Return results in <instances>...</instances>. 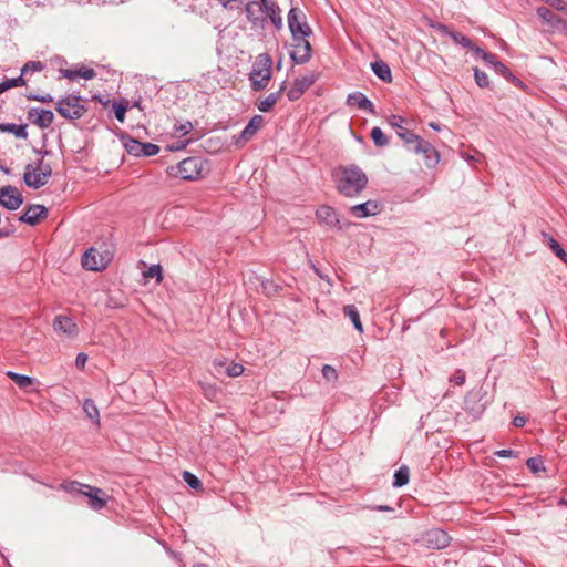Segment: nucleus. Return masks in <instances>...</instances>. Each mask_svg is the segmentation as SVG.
Returning a JSON list of instances; mask_svg holds the SVG:
<instances>
[{"instance_id": "34", "label": "nucleus", "mask_w": 567, "mask_h": 567, "mask_svg": "<svg viewBox=\"0 0 567 567\" xmlns=\"http://www.w3.org/2000/svg\"><path fill=\"white\" fill-rule=\"evenodd\" d=\"M199 386H200L202 393L204 394V396L206 399H208L209 401L217 400L218 394H219V389L217 385L212 384V383L199 382Z\"/></svg>"}, {"instance_id": "60", "label": "nucleus", "mask_w": 567, "mask_h": 567, "mask_svg": "<svg viewBox=\"0 0 567 567\" xmlns=\"http://www.w3.org/2000/svg\"><path fill=\"white\" fill-rule=\"evenodd\" d=\"M468 50H471L476 56L478 58H483L484 53H486V51H484L483 49H481L480 47H477L476 44L472 43V48H470Z\"/></svg>"}, {"instance_id": "2", "label": "nucleus", "mask_w": 567, "mask_h": 567, "mask_svg": "<svg viewBox=\"0 0 567 567\" xmlns=\"http://www.w3.org/2000/svg\"><path fill=\"white\" fill-rule=\"evenodd\" d=\"M398 136L403 141L410 152L423 155L424 163L427 167H434L439 163V152L430 142L408 128L398 131Z\"/></svg>"}, {"instance_id": "21", "label": "nucleus", "mask_w": 567, "mask_h": 567, "mask_svg": "<svg viewBox=\"0 0 567 567\" xmlns=\"http://www.w3.org/2000/svg\"><path fill=\"white\" fill-rule=\"evenodd\" d=\"M426 542L430 546L441 549L449 546L450 536L443 529L434 528L426 533Z\"/></svg>"}, {"instance_id": "3", "label": "nucleus", "mask_w": 567, "mask_h": 567, "mask_svg": "<svg viewBox=\"0 0 567 567\" xmlns=\"http://www.w3.org/2000/svg\"><path fill=\"white\" fill-rule=\"evenodd\" d=\"M272 60L268 53L259 54L249 73L250 87L255 92L262 91L271 80Z\"/></svg>"}, {"instance_id": "15", "label": "nucleus", "mask_w": 567, "mask_h": 567, "mask_svg": "<svg viewBox=\"0 0 567 567\" xmlns=\"http://www.w3.org/2000/svg\"><path fill=\"white\" fill-rule=\"evenodd\" d=\"M23 181L25 185L32 189H39L49 182L45 178V173L39 172L34 164H28L25 166L23 173Z\"/></svg>"}, {"instance_id": "58", "label": "nucleus", "mask_w": 567, "mask_h": 567, "mask_svg": "<svg viewBox=\"0 0 567 567\" xmlns=\"http://www.w3.org/2000/svg\"><path fill=\"white\" fill-rule=\"evenodd\" d=\"M87 361V355L83 352L79 353L75 359V365L83 369Z\"/></svg>"}, {"instance_id": "24", "label": "nucleus", "mask_w": 567, "mask_h": 567, "mask_svg": "<svg viewBox=\"0 0 567 567\" xmlns=\"http://www.w3.org/2000/svg\"><path fill=\"white\" fill-rule=\"evenodd\" d=\"M27 124L0 123V132L12 133L18 138H27Z\"/></svg>"}, {"instance_id": "13", "label": "nucleus", "mask_w": 567, "mask_h": 567, "mask_svg": "<svg viewBox=\"0 0 567 567\" xmlns=\"http://www.w3.org/2000/svg\"><path fill=\"white\" fill-rule=\"evenodd\" d=\"M264 123V117L261 115H254L246 127L240 132V134L235 138V144L237 146H244L247 142H249L256 133L260 130Z\"/></svg>"}, {"instance_id": "64", "label": "nucleus", "mask_w": 567, "mask_h": 567, "mask_svg": "<svg viewBox=\"0 0 567 567\" xmlns=\"http://www.w3.org/2000/svg\"><path fill=\"white\" fill-rule=\"evenodd\" d=\"M515 86L522 89V90H525L526 89V84L520 80L518 79L517 76H515L513 79V82H512Z\"/></svg>"}, {"instance_id": "29", "label": "nucleus", "mask_w": 567, "mask_h": 567, "mask_svg": "<svg viewBox=\"0 0 567 567\" xmlns=\"http://www.w3.org/2000/svg\"><path fill=\"white\" fill-rule=\"evenodd\" d=\"M409 478L410 470L406 465H402L395 471L392 485L396 488L402 487L409 483Z\"/></svg>"}, {"instance_id": "30", "label": "nucleus", "mask_w": 567, "mask_h": 567, "mask_svg": "<svg viewBox=\"0 0 567 567\" xmlns=\"http://www.w3.org/2000/svg\"><path fill=\"white\" fill-rule=\"evenodd\" d=\"M264 13L268 16L271 23L277 28H282V19L280 16V9L278 4L275 2L274 4H270L267 9L264 10Z\"/></svg>"}, {"instance_id": "63", "label": "nucleus", "mask_w": 567, "mask_h": 567, "mask_svg": "<svg viewBox=\"0 0 567 567\" xmlns=\"http://www.w3.org/2000/svg\"><path fill=\"white\" fill-rule=\"evenodd\" d=\"M525 417L524 416H520V415H517L514 417L513 420V424L516 426V427H522L525 425Z\"/></svg>"}, {"instance_id": "44", "label": "nucleus", "mask_w": 567, "mask_h": 567, "mask_svg": "<svg viewBox=\"0 0 567 567\" xmlns=\"http://www.w3.org/2000/svg\"><path fill=\"white\" fill-rule=\"evenodd\" d=\"M526 465L533 473L545 471L544 462L540 457H529L526 461Z\"/></svg>"}, {"instance_id": "25", "label": "nucleus", "mask_w": 567, "mask_h": 567, "mask_svg": "<svg viewBox=\"0 0 567 567\" xmlns=\"http://www.w3.org/2000/svg\"><path fill=\"white\" fill-rule=\"evenodd\" d=\"M543 238L546 240L548 247L551 251L564 262L567 265V252L561 248L559 243L549 236L547 233H542Z\"/></svg>"}, {"instance_id": "16", "label": "nucleus", "mask_w": 567, "mask_h": 567, "mask_svg": "<svg viewBox=\"0 0 567 567\" xmlns=\"http://www.w3.org/2000/svg\"><path fill=\"white\" fill-rule=\"evenodd\" d=\"M246 17L254 28H264L267 18L264 16L262 6L257 1H249L246 4Z\"/></svg>"}, {"instance_id": "18", "label": "nucleus", "mask_w": 567, "mask_h": 567, "mask_svg": "<svg viewBox=\"0 0 567 567\" xmlns=\"http://www.w3.org/2000/svg\"><path fill=\"white\" fill-rule=\"evenodd\" d=\"M350 212L357 218L374 216L380 212V203L377 200H368L365 203L352 206Z\"/></svg>"}, {"instance_id": "47", "label": "nucleus", "mask_w": 567, "mask_h": 567, "mask_svg": "<svg viewBox=\"0 0 567 567\" xmlns=\"http://www.w3.org/2000/svg\"><path fill=\"white\" fill-rule=\"evenodd\" d=\"M466 380V372L462 369H457L450 378L449 381L455 385H463Z\"/></svg>"}, {"instance_id": "33", "label": "nucleus", "mask_w": 567, "mask_h": 567, "mask_svg": "<svg viewBox=\"0 0 567 567\" xmlns=\"http://www.w3.org/2000/svg\"><path fill=\"white\" fill-rule=\"evenodd\" d=\"M371 138L377 147H384L389 145L388 136L379 126L371 130Z\"/></svg>"}, {"instance_id": "38", "label": "nucleus", "mask_w": 567, "mask_h": 567, "mask_svg": "<svg viewBox=\"0 0 567 567\" xmlns=\"http://www.w3.org/2000/svg\"><path fill=\"white\" fill-rule=\"evenodd\" d=\"M23 85H25V80L21 74L14 79H7L6 81L0 83V94H2L11 87H18Z\"/></svg>"}, {"instance_id": "14", "label": "nucleus", "mask_w": 567, "mask_h": 567, "mask_svg": "<svg viewBox=\"0 0 567 567\" xmlns=\"http://www.w3.org/2000/svg\"><path fill=\"white\" fill-rule=\"evenodd\" d=\"M48 216V209L43 205H29L25 208L24 214L19 217V221L28 224L30 226L38 225L42 219Z\"/></svg>"}, {"instance_id": "9", "label": "nucleus", "mask_w": 567, "mask_h": 567, "mask_svg": "<svg viewBox=\"0 0 567 567\" xmlns=\"http://www.w3.org/2000/svg\"><path fill=\"white\" fill-rule=\"evenodd\" d=\"M110 258L95 248L87 249L82 257V266L92 271L103 270L107 267Z\"/></svg>"}, {"instance_id": "62", "label": "nucleus", "mask_w": 567, "mask_h": 567, "mask_svg": "<svg viewBox=\"0 0 567 567\" xmlns=\"http://www.w3.org/2000/svg\"><path fill=\"white\" fill-rule=\"evenodd\" d=\"M436 30L445 35H449V37H450V33H454V31H452L447 25L442 24V23L437 24Z\"/></svg>"}, {"instance_id": "36", "label": "nucleus", "mask_w": 567, "mask_h": 567, "mask_svg": "<svg viewBox=\"0 0 567 567\" xmlns=\"http://www.w3.org/2000/svg\"><path fill=\"white\" fill-rule=\"evenodd\" d=\"M87 484H82L76 481L64 482L61 484V488L70 494L83 495Z\"/></svg>"}, {"instance_id": "28", "label": "nucleus", "mask_w": 567, "mask_h": 567, "mask_svg": "<svg viewBox=\"0 0 567 567\" xmlns=\"http://www.w3.org/2000/svg\"><path fill=\"white\" fill-rule=\"evenodd\" d=\"M538 16L551 27H558L561 23V19L550 9L540 7L537 10Z\"/></svg>"}, {"instance_id": "7", "label": "nucleus", "mask_w": 567, "mask_h": 567, "mask_svg": "<svg viewBox=\"0 0 567 567\" xmlns=\"http://www.w3.org/2000/svg\"><path fill=\"white\" fill-rule=\"evenodd\" d=\"M486 392H483V389L471 390L467 392L464 400V410L468 413L474 420L478 419L486 409V401H483Z\"/></svg>"}, {"instance_id": "32", "label": "nucleus", "mask_w": 567, "mask_h": 567, "mask_svg": "<svg viewBox=\"0 0 567 567\" xmlns=\"http://www.w3.org/2000/svg\"><path fill=\"white\" fill-rule=\"evenodd\" d=\"M279 100V93H270L267 97L257 103L260 112H270Z\"/></svg>"}, {"instance_id": "51", "label": "nucleus", "mask_w": 567, "mask_h": 567, "mask_svg": "<svg viewBox=\"0 0 567 567\" xmlns=\"http://www.w3.org/2000/svg\"><path fill=\"white\" fill-rule=\"evenodd\" d=\"M37 169L41 173H45V178L49 181V178L52 176V167L49 163H45L43 158H41L37 164H34Z\"/></svg>"}, {"instance_id": "50", "label": "nucleus", "mask_w": 567, "mask_h": 567, "mask_svg": "<svg viewBox=\"0 0 567 567\" xmlns=\"http://www.w3.org/2000/svg\"><path fill=\"white\" fill-rule=\"evenodd\" d=\"M322 375L329 382L336 381L338 378L337 370L329 364L322 367Z\"/></svg>"}, {"instance_id": "56", "label": "nucleus", "mask_w": 567, "mask_h": 567, "mask_svg": "<svg viewBox=\"0 0 567 567\" xmlns=\"http://www.w3.org/2000/svg\"><path fill=\"white\" fill-rule=\"evenodd\" d=\"M494 71L497 74L502 75L503 78H505L506 75H511V70L502 62L496 64V68L494 69Z\"/></svg>"}, {"instance_id": "31", "label": "nucleus", "mask_w": 567, "mask_h": 567, "mask_svg": "<svg viewBox=\"0 0 567 567\" xmlns=\"http://www.w3.org/2000/svg\"><path fill=\"white\" fill-rule=\"evenodd\" d=\"M7 375L12 381H14V383L20 389H25V388H28L29 385H32L35 382V380L33 378L24 375V374L17 373V372H13V371H8Z\"/></svg>"}, {"instance_id": "22", "label": "nucleus", "mask_w": 567, "mask_h": 567, "mask_svg": "<svg viewBox=\"0 0 567 567\" xmlns=\"http://www.w3.org/2000/svg\"><path fill=\"white\" fill-rule=\"evenodd\" d=\"M4 189L11 190L6 194L4 208L8 210H16L23 204L22 193L12 185H6Z\"/></svg>"}, {"instance_id": "1", "label": "nucleus", "mask_w": 567, "mask_h": 567, "mask_svg": "<svg viewBox=\"0 0 567 567\" xmlns=\"http://www.w3.org/2000/svg\"><path fill=\"white\" fill-rule=\"evenodd\" d=\"M332 177L337 190L346 197L358 196L368 185L367 174L355 164L338 167Z\"/></svg>"}, {"instance_id": "37", "label": "nucleus", "mask_w": 567, "mask_h": 567, "mask_svg": "<svg viewBox=\"0 0 567 567\" xmlns=\"http://www.w3.org/2000/svg\"><path fill=\"white\" fill-rule=\"evenodd\" d=\"M127 107H128V101L126 99H122L118 102H114V104H113L114 114L118 122H121V123L124 122Z\"/></svg>"}, {"instance_id": "19", "label": "nucleus", "mask_w": 567, "mask_h": 567, "mask_svg": "<svg viewBox=\"0 0 567 567\" xmlns=\"http://www.w3.org/2000/svg\"><path fill=\"white\" fill-rule=\"evenodd\" d=\"M83 495L89 498L90 507L95 511L102 509L103 507L106 506V499L104 497L105 494L99 487L87 485Z\"/></svg>"}, {"instance_id": "27", "label": "nucleus", "mask_w": 567, "mask_h": 567, "mask_svg": "<svg viewBox=\"0 0 567 567\" xmlns=\"http://www.w3.org/2000/svg\"><path fill=\"white\" fill-rule=\"evenodd\" d=\"M83 411L85 415L95 424L100 425V412L92 399H85L83 402Z\"/></svg>"}, {"instance_id": "40", "label": "nucleus", "mask_w": 567, "mask_h": 567, "mask_svg": "<svg viewBox=\"0 0 567 567\" xmlns=\"http://www.w3.org/2000/svg\"><path fill=\"white\" fill-rule=\"evenodd\" d=\"M473 71L475 83L477 84V86H480L481 89L487 87L489 85L488 75L478 68H474Z\"/></svg>"}, {"instance_id": "41", "label": "nucleus", "mask_w": 567, "mask_h": 567, "mask_svg": "<svg viewBox=\"0 0 567 567\" xmlns=\"http://www.w3.org/2000/svg\"><path fill=\"white\" fill-rule=\"evenodd\" d=\"M450 38L453 40L454 43L460 44L463 48H472L473 41L460 32L454 31V33H450Z\"/></svg>"}, {"instance_id": "61", "label": "nucleus", "mask_w": 567, "mask_h": 567, "mask_svg": "<svg viewBox=\"0 0 567 567\" xmlns=\"http://www.w3.org/2000/svg\"><path fill=\"white\" fill-rule=\"evenodd\" d=\"M192 130V123L190 122H187L185 124H182L177 131L182 134V135H186L187 133H189V131Z\"/></svg>"}, {"instance_id": "8", "label": "nucleus", "mask_w": 567, "mask_h": 567, "mask_svg": "<svg viewBox=\"0 0 567 567\" xmlns=\"http://www.w3.org/2000/svg\"><path fill=\"white\" fill-rule=\"evenodd\" d=\"M318 76L319 74L312 71L303 76L297 78L287 92L288 100L291 102L299 100L303 93L316 83Z\"/></svg>"}, {"instance_id": "26", "label": "nucleus", "mask_w": 567, "mask_h": 567, "mask_svg": "<svg viewBox=\"0 0 567 567\" xmlns=\"http://www.w3.org/2000/svg\"><path fill=\"white\" fill-rule=\"evenodd\" d=\"M343 315L348 317L355 330L363 332V326L360 319V313L354 305H346L343 307Z\"/></svg>"}, {"instance_id": "11", "label": "nucleus", "mask_w": 567, "mask_h": 567, "mask_svg": "<svg viewBox=\"0 0 567 567\" xmlns=\"http://www.w3.org/2000/svg\"><path fill=\"white\" fill-rule=\"evenodd\" d=\"M307 37H299L295 41L293 50L290 52L291 60L296 64L307 63L312 55V48Z\"/></svg>"}, {"instance_id": "20", "label": "nucleus", "mask_w": 567, "mask_h": 567, "mask_svg": "<svg viewBox=\"0 0 567 567\" xmlns=\"http://www.w3.org/2000/svg\"><path fill=\"white\" fill-rule=\"evenodd\" d=\"M347 103L349 106H357L360 110L367 111L370 114H375L373 103L361 92H353L348 95Z\"/></svg>"}, {"instance_id": "17", "label": "nucleus", "mask_w": 567, "mask_h": 567, "mask_svg": "<svg viewBox=\"0 0 567 567\" xmlns=\"http://www.w3.org/2000/svg\"><path fill=\"white\" fill-rule=\"evenodd\" d=\"M28 117L40 128H48L53 123L54 114L50 110L32 107L28 113Z\"/></svg>"}, {"instance_id": "35", "label": "nucleus", "mask_w": 567, "mask_h": 567, "mask_svg": "<svg viewBox=\"0 0 567 567\" xmlns=\"http://www.w3.org/2000/svg\"><path fill=\"white\" fill-rule=\"evenodd\" d=\"M142 145L143 142H140L132 137H128L124 141V147L126 152L134 156H142Z\"/></svg>"}, {"instance_id": "42", "label": "nucleus", "mask_w": 567, "mask_h": 567, "mask_svg": "<svg viewBox=\"0 0 567 567\" xmlns=\"http://www.w3.org/2000/svg\"><path fill=\"white\" fill-rule=\"evenodd\" d=\"M145 278H156V282H162L163 274L161 265H152L146 271L143 272Z\"/></svg>"}, {"instance_id": "49", "label": "nucleus", "mask_w": 567, "mask_h": 567, "mask_svg": "<svg viewBox=\"0 0 567 567\" xmlns=\"http://www.w3.org/2000/svg\"><path fill=\"white\" fill-rule=\"evenodd\" d=\"M159 152V146L153 143H143L142 145V156H153Z\"/></svg>"}, {"instance_id": "52", "label": "nucleus", "mask_w": 567, "mask_h": 567, "mask_svg": "<svg viewBox=\"0 0 567 567\" xmlns=\"http://www.w3.org/2000/svg\"><path fill=\"white\" fill-rule=\"evenodd\" d=\"M482 60L485 62L486 65L492 66L493 69L496 68V64H498L501 61L497 59V55L494 53H484Z\"/></svg>"}, {"instance_id": "57", "label": "nucleus", "mask_w": 567, "mask_h": 567, "mask_svg": "<svg viewBox=\"0 0 567 567\" xmlns=\"http://www.w3.org/2000/svg\"><path fill=\"white\" fill-rule=\"evenodd\" d=\"M60 73H61L62 78L69 79L71 81L76 80L75 70H72V69H61Z\"/></svg>"}, {"instance_id": "48", "label": "nucleus", "mask_w": 567, "mask_h": 567, "mask_svg": "<svg viewBox=\"0 0 567 567\" xmlns=\"http://www.w3.org/2000/svg\"><path fill=\"white\" fill-rule=\"evenodd\" d=\"M75 73H76V79L82 78L85 80H91L96 75L95 71L92 68H86V66H81L79 69H75Z\"/></svg>"}, {"instance_id": "10", "label": "nucleus", "mask_w": 567, "mask_h": 567, "mask_svg": "<svg viewBox=\"0 0 567 567\" xmlns=\"http://www.w3.org/2000/svg\"><path fill=\"white\" fill-rule=\"evenodd\" d=\"M52 327L54 332L61 337L74 338L79 333L78 324L73 321L72 318L64 315L55 316Z\"/></svg>"}, {"instance_id": "45", "label": "nucleus", "mask_w": 567, "mask_h": 567, "mask_svg": "<svg viewBox=\"0 0 567 567\" xmlns=\"http://www.w3.org/2000/svg\"><path fill=\"white\" fill-rule=\"evenodd\" d=\"M244 372V367L240 363L230 362L227 368H225V374L231 378H236L241 375Z\"/></svg>"}, {"instance_id": "39", "label": "nucleus", "mask_w": 567, "mask_h": 567, "mask_svg": "<svg viewBox=\"0 0 567 567\" xmlns=\"http://www.w3.org/2000/svg\"><path fill=\"white\" fill-rule=\"evenodd\" d=\"M45 65L41 61H29L21 69V75L29 74L30 72H41L44 70Z\"/></svg>"}, {"instance_id": "4", "label": "nucleus", "mask_w": 567, "mask_h": 567, "mask_svg": "<svg viewBox=\"0 0 567 567\" xmlns=\"http://www.w3.org/2000/svg\"><path fill=\"white\" fill-rule=\"evenodd\" d=\"M203 165L204 162L200 157H187L181 161L177 165L169 166L167 168V173L185 181H195L200 176Z\"/></svg>"}, {"instance_id": "54", "label": "nucleus", "mask_w": 567, "mask_h": 567, "mask_svg": "<svg viewBox=\"0 0 567 567\" xmlns=\"http://www.w3.org/2000/svg\"><path fill=\"white\" fill-rule=\"evenodd\" d=\"M213 364L218 374H223L225 372V368L228 365L227 361L221 359H215Z\"/></svg>"}, {"instance_id": "23", "label": "nucleus", "mask_w": 567, "mask_h": 567, "mask_svg": "<svg viewBox=\"0 0 567 567\" xmlns=\"http://www.w3.org/2000/svg\"><path fill=\"white\" fill-rule=\"evenodd\" d=\"M371 69L373 73L383 82H392V72L388 63L383 61H375L371 63Z\"/></svg>"}, {"instance_id": "46", "label": "nucleus", "mask_w": 567, "mask_h": 567, "mask_svg": "<svg viewBox=\"0 0 567 567\" xmlns=\"http://www.w3.org/2000/svg\"><path fill=\"white\" fill-rule=\"evenodd\" d=\"M406 122V120L400 115H391L388 118V123L391 127L395 128V131L405 130L403 124Z\"/></svg>"}, {"instance_id": "55", "label": "nucleus", "mask_w": 567, "mask_h": 567, "mask_svg": "<svg viewBox=\"0 0 567 567\" xmlns=\"http://www.w3.org/2000/svg\"><path fill=\"white\" fill-rule=\"evenodd\" d=\"M494 455L497 457H517L518 453L514 450H498L494 452Z\"/></svg>"}, {"instance_id": "59", "label": "nucleus", "mask_w": 567, "mask_h": 567, "mask_svg": "<svg viewBox=\"0 0 567 567\" xmlns=\"http://www.w3.org/2000/svg\"><path fill=\"white\" fill-rule=\"evenodd\" d=\"M546 2H547L550 7H553V8L557 9V10H559V11H563L564 6L567 3V2H565L564 0H546Z\"/></svg>"}, {"instance_id": "12", "label": "nucleus", "mask_w": 567, "mask_h": 567, "mask_svg": "<svg viewBox=\"0 0 567 567\" xmlns=\"http://www.w3.org/2000/svg\"><path fill=\"white\" fill-rule=\"evenodd\" d=\"M316 217L321 225L332 229L341 230V221L336 209L329 205H321L316 210Z\"/></svg>"}, {"instance_id": "5", "label": "nucleus", "mask_w": 567, "mask_h": 567, "mask_svg": "<svg viewBox=\"0 0 567 567\" xmlns=\"http://www.w3.org/2000/svg\"><path fill=\"white\" fill-rule=\"evenodd\" d=\"M55 110L62 117L70 121L81 118L87 111L82 99L73 94L59 100Z\"/></svg>"}, {"instance_id": "43", "label": "nucleus", "mask_w": 567, "mask_h": 567, "mask_svg": "<svg viewBox=\"0 0 567 567\" xmlns=\"http://www.w3.org/2000/svg\"><path fill=\"white\" fill-rule=\"evenodd\" d=\"M183 480L187 483V485L189 487H192L193 489H198L202 487V482L200 480L194 475L193 473L188 472V471H184L183 473Z\"/></svg>"}, {"instance_id": "53", "label": "nucleus", "mask_w": 567, "mask_h": 567, "mask_svg": "<svg viewBox=\"0 0 567 567\" xmlns=\"http://www.w3.org/2000/svg\"><path fill=\"white\" fill-rule=\"evenodd\" d=\"M27 99L30 101H38V102H42V103H49V102L53 101V99L50 94L40 95V94L30 93L27 95Z\"/></svg>"}, {"instance_id": "6", "label": "nucleus", "mask_w": 567, "mask_h": 567, "mask_svg": "<svg viewBox=\"0 0 567 567\" xmlns=\"http://www.w3.org/2000/svg\"><path fill=\"white\" fill-rule=\"evenodd\" d=\"M288 27L293 40L299 37H309L312 33L311 28L306 21L305 13L298 8H291L288 12Z\"/></svg>"}]
</instances>
